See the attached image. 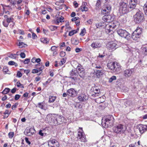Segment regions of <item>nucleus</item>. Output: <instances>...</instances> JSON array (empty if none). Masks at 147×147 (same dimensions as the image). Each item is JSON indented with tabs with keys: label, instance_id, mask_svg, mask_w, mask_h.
Segmentation results:
<instances>
[{
	"label": "nucleus",
	"instance_id": "nucleus-57",
	"mask_svg": "<svg viewBox=\"0 0 147 147\" xmlns=\"http://www.w3.org/2000/svg\"><path fill=\"white\" fill-rule=\"evenodd\" d=\"M10 113L9 112V111L8 110H6L3 114L5 115H9Z\"/></svg>",
	"mask_w": 147,
	"mask_h": 147
},
{
	"label": "nucleus",
	"instance_id": "nucleus-59",
	"mask_svg": "<svg viewBox=\"0 0 147 147\" xmlns=\"http://www.w3.org/2000/svg\"><path fill=\"white\" fill-rule=\"evenodd\" d=\"M38 69H33L32 70V73L33 74H36V73L38 72Z\"/></svg>",
	"mask_w": 147,
	"mask_h": 147
},
{
	"label": "nucleus",
	"instance_id": "nucleus-15",
	"mask_svg": "<svg viewBox=\"0 0 147 147\" xmlns=\"http://www.w3.org/2000/svg\"><path fill=\"white\" fill-rule=\"evenodd\" d=\"M104 6L103 9L101 11L102 13L105 14L110 12L111 9V7L110 5L107 4L105 5Z\"/></svg>",
	"mask_w": 147,
	"mask_h": 147
},
{
	"label": "nucleus",
	"instance_id": "nucleus-54",
	"mask_svg": "<svg viewBox=\"0 0 147 147\" xmlns=\"http://www.w3.org/2000/svg\"><path fill=\"white\" fill-rule=\"evenodd\" d=\"M3 25L5 27H7L8 25V23H7L5 22L4 21L3 22Z\"/></svg>",
	"mask_w": 147,
	"mask_h": 147
},
{
	"label": "nucleus",
	"instance_id": "nucleus-28",
	"mask_svg": "<svg viewBox=\"0 0 147 147\" xmlns=\"http://www.w3.org/2000/svg\"><path fill=\"white\" fill-rule=\"evenodd\" d=\"M106 31L107 32L110 33L112 30V29L110 28V25H107L105 27Z\"/></svg>",
	"mask_w": 147,
	"mask_h": 147
},
{
	"label": "nucleus",
	"instance_id": "nucleus-30",
	"mask_svg": "<svg viewBox=\"0 0 147 147\" xmlns=\"http://www.w3.org/2000/svg\"><path fill=\"white\" fill-rule=\"evenodd\" d=\"M40 41L44 43H48L49 41L47 39L45 38H40Z\"/></svg>",
	"mask_w": 147,
	"mask_h": 147
},
{
	"label": "nucleus",
	"instance_id": "nucleus-36",
	"mask_svg": "<svg viewBox=\"0 0 147 147\" xmlns=\"http://www.w3.org/2000/svg\"><path fill=\"white\" fill-rule=\"evenodd\" d=\"M143 9L145 14L147 15V2L144 4Z\"/></svg>",
	"mask_w": 147,
	"mask_h": 147
},
{
	"label": "nucleus",
	"instance_id": "nucleus-55",
	"mask_svg": "<svg viewBox=\"0 0 147 147\" xmlns=\"http://www.w3.org/2000/svg\"><path fill=\"white\" fill-rule=\"evenodd\" d=\"M60 19V22H64V18L62 16H61L59 18Z\"/></svg>",
	"mask_w": 147,
	"mask_h": 147
},
{
	"label": "nucleus",
	"instance_id": "nucleus-5",
	"mask_svg": "<svg viewBox=\"0 0 147 147\" xmlns=\"http://www.w3.org/2000/svg\"><path fill=\"white\" fill-rule=\"evenodd\" d=\"M134 21L136 23H140L142 22L144 18L143 13L140 11L138 10L134 16Z\"/></svg>",
	"mask_w": 147,
	"mask_h": 147
},
{
	"label": "nucleus",
	"instance_id": "nucleus-33",
	"mask_svg": "<svg viewBox=\"0 0 147 147\" xmlns=\"http://www.w3.org/2000/svg\"><path fill=\"white\" fill-rule=\"evenodd\" d=\"M56 99V97L54 96H51L49 97V102H52L55 100Z\"/></svg>",
	"mask_w": 147,
	"mask_h": 147
},
{
	"label": "nucleus",
	"instance_id": "nucleus-29",
	"mask_svg": "<svg viewBox=\"0 0 147 147\" xmlns=\"http://www.w3.org/2000/svg\"><path fill=\"white\" fill-rule=\"evenodd\" d=\"M80 9L82 11H87L88 10V8L87 7L83 5H82Z\"/></svg>",
	"mask_w": 147,
	"mask_h": 147
},
{
	"label": "nucleus",
	"instance_id": "nucleus-39",
	"mask_svg": "<svg viewBox=\"0 0 147 147\" xmlns=\"http://www.w3.org/2000/svg\"><path fill=\"white\" fill-rule=\"evenodd\" d=\"M86 32V30L85 28L82 30L81 32L80 33V35L83 36L84 35Z\"/></svg>",
	"mask_w": 147,
	"mask_h": 147
},
{
	"label": "nucleus",
	"instance_id": "nucleus-13",
	"mask_svg": "<svg viewBox=\"0 0 147 147\" xmlns=\"http://www.w3.org/2000/svg\"><path fill=\"white\" fill-rule=\"evenodd\" d=\"M70 74L71 76V78L75 81L77 80L78 79V76L77 70L75 69H72L70 71Z\"/></svg>",
	"mask_w": 147,
	"mask_h": 147
},
{
	"label": "nucleus",
	"instance_id": "nucleus-42",
	"mask_svg": "<svg viewBox=\"0 0 147 147\" xmlns=\"http://www.w3.org/2000/svg\"><path fill=\"white\" fill-rule=\"evenodd\" d=\"M92 66L97 68L100 69L101 68V66H100L99 65L95 63H93Z\"/></svg>",
	"mask_w": 147,
	"mask_h": 147
},
{
	"label": "nucleus",
	"instance_id": "nucleus-6",
	"mask_svg": "<svg viewBox=\"0 0 147 147\" xmlns=\"http://www.w3.org/2000/svg\"><path fill=\"white\" fill-rule=\"evenodd\" d=\"M80 129L78 131L77 138L80 141L85 142L87 141L85 135L83 132L82 128H79Z\"/></svg>",
	"mask_w": 147,
	"mask_h": 147
},
{
	"label": "nucleus",
	"instance_id": "nucleus-44",
	"mask_svg": "<svg viewBox=\"0 0 147 147\" xmlns=\"http://www.w3.org/2000/svg\"><path fill=\"white\" fill-rule=\"evenodd\" d=\"M3 71L4 73H7L8 71L7 67L6 66H4L3 67Z\"/></svg>",
	"mask_w": 147,
	"mask_h": 147
},
{
	"label": "nucleus",
	"instance_id": "nucleus-46",
	"mask_svg": "<svg viewBox=\"0 0 147 147\" xmlns=\"http://www.w3.org/2000/svg\"><path fill=\"white\" fill-rule=\"evenodd\" d=\"M144 53L145 54L147 55V47H144L142 49Z\"/></svg>",
	"mask_w": 147,
	"mask_h": 147
},
{
	"label": "nucleus",
	"instance_id": "nucleus-10",
	"mask_svg": "<svg viewBox=\"0 0 147 147\" xmlns=\"http://www.w3.org/2000/svg\"><path fill=\"white\" fill-rule=\"evenodd\" d=\"M49 147H58L59 144L58 142L55 140H50L48 142Z\"/></svg>",
	"mask_w": 147,
	"mask_h": 147
},
{
	"label": "nucleus",
	"instance_id": "nucleus-45",
	"mask_svg": "<svg viewBox=\"0 0 147 147\" xmlns=\"http://www.w3.org/2000/svg\"><path fill=\"white\" fill-rule=\"evenodd\" d=\"M50 27L51 30L53 31L57 29V27L55 26H51Z\"/></svg>",
	"mask_w": 147,
	"mask_h": 147
},
{
	"label": "nucleus",
	"instance_id": "nucleus-23",
	"mask_svg": "<svg viewBox=\"0 0 147 147\" xmlns=\"http://www.w3.org/2000/svg\"><path fill=\"white\" fill-rule=\"evenodd\" d=\"M104 71L103 70H97L96 71V75L98 78H99L104 74Z\"/></svg>",
	"mask_w": 147,
	"mask_h": 147
},
{
	"label": "nucleus",
	"instance_id": "nucleus-34",
	"mask_svg": "<svg viewBox=\"0 0 147 147\" xmlns=\"http://www.w3.org/2000/svg\"><path fill=\"white\" fill-rule=\"evenodd\" d=\"M10 90V89L9 88H5L1 92L3 94H6L8 93Z\"/></svg>",
	"mask_w": 147,
	"mask_h": 147
},
{
	"label": "nucleus",
	"instance_id": "nucleus-63",
	"mask_svg": "<svg viewBox=\"0 0 147 147\" xmlns=\"http://www.w3.org/2000/svg\"><path fill=\"white\" fill-rule=\"evenodd\" d=\"M78 18H79L78 17H75L72 18L71 19V20L72 21H75L76 22V21L77 20H78Z\"/></svg>",
	"mask_w": 147,
	"mask_h": 147
},
{
	"label": "nucleus",
	"instance_id": "nucleus-61",
	"mask_svg": "<svg viewBox=\"0 0 147 147\" xmlns=\"http://www.w3.org/2000/svg\"><path fill=\"white\" fill-rule=\"evenodd\" d=\"M136 143H135L134 144H130L129 145V147H136Z\"/></svg>",
	"mask_w": 147,
	"mask_h": 147
},
{
	"label": "nucleus",
	"instance_id": "nucleus-14",
	"mask_svg": "<svg viewBox=\"0 0 147 147\" xmlns=\"http://www.w3.org/2000/svg\"><path fill=\"white\" fill-rule=\"evenodd\" d=\"M88 96L83 93L80 94L78 97L79 100L81 102L86 101L88 100Z\"/></svg>",
	"mask_w": 147,
	"mask_h": 147
},
{
	"label": "nucleus",
	"instance_id": "nucleus-2",
	"mask_svg": "<svg viewBox=\"0 0 147 147\" xmlns=\"http://www.w3.org/2000/svg\"><path fill=\"white\" fill-rule=\"evenodd\" d=\"M108 67L113 71L118 72L121 69V66L120 64L117 62H111L107 65Z\"/></svg>",
	"mask_w": 147,
	"mask_h": 147
},
{
	"label": "nucleus",
	"instance_id": "nucleus-58",
	"mask_svg": "<svg viewBox=\"0 0 147 147\" xmlns=\"http://www.w3.org/2000/svg\"><path fill=\"white\" fill-rule=\"evenodd\" d=\"M110 28L112 29V30L113 29L115 28L116 27V26L114 24H112L111 25H110Z\"/></svg>",
	"mask_w": 147,
	"mask_h": 147
},
{
	"label": "nucleus",
	"instance_id": "nucleus-52",
	"mask_svg": "<svg viewBox=\"0 0 147 147\" xmlns=\"http://www.w3.org/2000/svg\"><path fill=\"white\" fill-rule=\"evenodd\" d=\"M44 65H42L38 69L37 68L38 70H39V71H41V72H42V70L44 69Z\"/></svg>",
	"mask_w": 147,
	"mask_h": 147
},
{
	"label": "nucleus",
	"instance_id": "nucleus-16",
	"mask_svg": "<svg viewBox=\"0 0 147 147\" xmlns=\"http://www.w3.org/2000/svg\"><path fill=\"white\" fill-rule=\"evenodd\" d=\"M138 128L140 133L142 134L147 130V125L139 124L138 126Z\"/></svg>",
	"mask_w": 147,
	"mask_h": 147
},
{
	"label": "nucleus",
	"instance_id": "nucleus-53",
	"mask_svg": "<svg viewBox=\"0 0 147 147\" xmlns=\"http://www.w3.org/2000/svg\"><path fill=\"white\" fill-rule=\"evenodd\" d=\"M60 55L61 57L64 56L65 55V52L63 51H61L60 53Z\"/></svg>",
	"mask_w": 147,
	"mask_h": 147
},
{
	"label": "nucleus",
	"instance_id": "nucleus-17",
	"mask_svg": "<svg viewBox=\"0 0 147 147\" xmlns=\"http://www.w3.org/2000/svg\"><path fill=\"white\" fill-rule=\"evenodd\" d=\"M67 93L68 95L72 97L76 96L77 94V92L73 88L68 90L67 91Z\"/></svg>",
	"mask_w": 147,
	"mask_h": 147
},
{
	"label": "nucleus",
	"instance_id": "nucleus-26",
	"mask_svg": "<svg viewBox=\"0 0 147 147\" xmlns=\"http://www.w3.org/2000/svg\"><path fill=\"white\" fill-rule=\"evenodd\" d=\"M136 2L133 1L130 2L129 7L130 8H134L136 5Z\"/></svg>",
	"mask_w": 147,
	"mask_h": 147
},
{
	"label": "nucleus",
	"instance_id": "nucleus-11",
	"mask_svg": "<svg viewBox=\"0 0 147 147\" xmlns=\"http://www.w3.org/2000/svg\"><path fill=\"white\" fill-rule=\"evenodd\" d=\"M77 71L79 76L83 78L85 75V71L84 68L81 65H78L77 68Z\"/></svg>",
	"mask_w": 147,
	"mask_h": 147
},
{
	"label": "nucleus",
	"instance_id": "nucleus-9",
	"mask_svg": "<svg viewBox=\"0 0 147 147\" xmlns=\"http://www.w3.org/2000/svg\"><path fill=\"white\" fill-rule=\"evenodd\" d=\"M35 131L34 127H27L25 129L24 133L25 135L28 136H31L34 134Z\"/></svg>",
	"mask_w": 147,
	"mask_h": 147
},
{
	"label": "nucleus",
	"instance_id": "nucleus-20",
	"mask_svg": "<svg viewBox=\"0 0 147 147\" xmlns=\"http://www.w3.org/2000/svg\"><path fill=\"white\" fill-rule=\"evenodd\" d=\"M45 130H47L48 131V128L46 127L45 128L43 129L42 130H40L39 132V134L41 136H44V134L46 135L49 134V132H45Z\"/></svg>",
	"mask_w": 147,
	"mask_h": 147
},
{
	"label": "nucleus",
	"instance_id": "nucleus-8",
	"mask_svg": "<svg viewBox=\"0 0 147 147\" xmlns=\"http://www.w3.org/2000/svg\"><path fill=\"white\" fill-rule=\"evenodd\" d=\"M119 11L123 14L127 13L129 11V10L127 4L125 2L121 3Z\"/></svg>",
	"mask_w": 147,
	"mask_h": 147
},
{
	"label": "nucleus",
	"instance_id": "nucleus-43",
	"mask_svg": "<svg viewBox=\"0 0 147 147\" xmlns=\"http://www.w3.org/2000/svg\"><path fill=\"white\" fill-rule=\"evenodd\" d=\"M66 61V59L65 58H63L61 61L60 65H63Z\"/></svg>",
	"mask_w": 147,
	"mask_h": 147
},
{
	"label": "nucleus",
	"instance_id": "nucleus-38",
	"mask_svg": "<svg viewBox=\"0 0 147 147\" xmlns=\"http://www.w3.org/2000/svg\"><path fill=\"white\" fill-rule=\"evenodd\" d=\"M102 0H97L96 6L98 7H99L100 6Z\"/></svg>",
	"mask_w": 147,
	"mask_h": 147
},
{
	"label": "nucleus",
	"instance_id": "nucleus-22",
	"mask_svg": "<svg viewBox=\"0 0 147 147\" xmlns=\"http://www.w3.org/2000/svg\"><path fill=\"white\" fill-rule=\"evenodd\" d=\"M37 107H38L41 109H43L44 110H46L47 109V108L45 106V104L43 102H39L38 103Z\"/></svg>",
	"mask_w": 147,
	"mask_h": 147
},
{
	"label": "nucleus",
	"instance_id": "nucleus-21",
	"mask_svg": "<svg viewBox=\"0 0 147 147\" xmlns=\"http://www.w3.org/2000/svg\"><path fill=\"white\" fill-rule=\"evenodd\" d=\"M92 92V96L93 97L99 96L100 93V90H98L97 91H96V90H94Z\"/></svg>",
	"mask_w": 147,
	"mask_h": 147
},
{
	"label": "nucleus",
	"instance_id": "nucleus-62",
	"mask_svg": "<svg viewBox=\"0 0 147 147\" xmlns=\"http://www.w3.org/2000/svg\"><path fill=\"white\" fill-rule=\"evenodd\" d=\"M37 37V36L35 34L33 33L32 34V38L33 39H35Z\"/></svg>",
	"mask_w": 147,
	"mask_h": 147
},
{
	"label": "nucleus",
	"instance_id": "nucleus-3",
	"mask_svg": "<svg viewBox=\"0 0 147 147\" xmlns=\"http://www.w3.org/2000/svg\"><path fill=\"white\" fill-rule=\"evenodd\" d=\"M126 128L124 125L119 124L114 126L113 128L114 132L117 134H121L124 133Z\"/></svg>",
	"mask_w": 147,
	"mask_h": 147
},
{
	"label": "nucleus",
	"instance_id": "nucleus-7",
	"mask_svg": "<svg viewBox=\"0 0 147 147\" xmlns=\"http://www.w3.org/2000/svg\"><path fill=\"white\" fill-rule=\"evenodd\" d=\"M117 32L118 34L121 36L127 39H129L130 37V34L126 30L119 29L117 31Z\"/></svg>",
	"mask_w": 147,
	"mask_h": 147
},
{
	"label": "nucleus",
	"instance_id": "nucleus-32",
	"mask_svg": "<svg viewBox=\"0 0 147 147\" xmlns=\"http://www.w3.org/2000/svg\"><path fill=\"white\" fill-rule=\"evenodd\" d=\"M20 61L21 62H23L24 64H28L30 62V59H26L24 60H20Z\"/></svg>",
	"mask_w": 147,
	"mask_h": 147
},
{
	"label": "nucleus",
	"instance_id": "nucleus-49",
	"mask_svg": "<svg viewBox=\"0 0 147 147\" xmlns=\"http://www.w3.org/2000/svg\"><path fill=\"white\" fill-rule=\"evenodd\" d=\"M8 135L9 138H12L14 135V133L13 132H10L8 134Z\"/></svg>",
	"mask_w": 147,
	"mask_h": 147
},
{
	"label": "nucleus",
	"instance_id": "nucleus-56",
	"mask_svg": "<svg viewBox=\"0 0 147 147\" xmlns=\"http://www.w3.org/2000/svg\"><path fill=\"white\" fill-rule=\"evenodd\" d=\"M22 70L24 71V73H26V74L28 75V74L30 72V70L28 69L27 70H24V69H22Z\"/></svg>",
	"mask_w": 147,
	"mask_h": 147
},
{
	"label": "nucleus",
	"instance_id": "nucleus-12",
	"mask_svg": "<svg viewBox=\"0 0 147 147\" xmlns=\"http://www.w3.org/2000/svg\"><path fill=\"white\" fill-rule=\"evenodd\" d=\"M117 44L114 42L111 41L109 42L107 45V47L109 50H115L117 47Z\"/></svg>",
	"mask_w": 147,
	"mask_h": 147
},
{
	"label": "nucleus",
	"instance_id": "nucleus-37",
	"mask_svg": "<svg viewBox=\"0 0 147 147\" xmlns=\"http://www.w3.org/2000/svg\"><path fill=\"white\" fill-rule=\"evenodd\" d=\"M77 32V31L76 30H73L69 32V35L70 36H72L74 35V34L76 33Z\"/></svg>",
	"mask_w": 147,
	"mask_h": 147
},
{
	"label": "nucleus",
	"instance_id": "nucleus-19",
	"mask_svg": "<svg viewBox=\"0 0 147 147\" xmlns=\"http://www.w3.org/2000/svg\"><path fill=\"white\" fill-rule=\"evenodd\" d=\"M133 72L132 69H127L124 71V75L126 77H129L131 76Z\"/></svg>",
	"mask_w": 147,
	"mask_h": 147
},
{
	"label": "nucleus",
	"instance_id": "nucleus-64",
	"mask_svg": "<svg viewBox=\"0 0 147 147\" xmlns=\"http://www.w3.org/2000/svg\"><path fill=\"white\" fill-rule=\"evenodd\" d=\"M11 20V18H8L7 20V22L8 23L10 22Z\"/></svg>",
	"mask_w": 147,
	"mask_h": 147
},
{
	"label": "nucleus",
	"instance_id": "nucleus-40",
	"mask_svg": "<svg viewBox=\"0 0 147 147\" xmlns=\"http://www.w3.org/2000/svg\"><path fill=\"white\" fill-rule=\"evenodd\" d=\"M116 79V77L115 76H112L109 80V82H112L113 80Z\"/></svg>",
	"mask_w": 147,
	"mask_h": 147
},
{
	"label": "nucleus",
	"instance_id": "nucleus-1",
	"mask_svg": "<svg viewBox=\"0 0 147 147\" xmlns=\"http://www.w3.org/2000/svg\"><path fill=\"white\" fill-rule=\"evenodd\" d=\"M114 119L112 115H109L107 116L105 119V121L104 123L102 122L103 125L105 124V128H107L109 126H111L113 125L114 122Z\"/></svg>",
	"mask_w": 147,
	"mask_h": 147
},
{
	"label": "nucleus",
	"instance_id": "nucleus-18",
	"mask_svg": "<svg viewBox=\"0 0 147 147\" xmlns=\"http://www.w3.org/2000/svg\"><path fill=\"white\" fill-rule=\"evenodd\" d=\"M90 46L92 48L95 49L100 47L102 46V44L99 41H97L92 42Z\"/></svg>",
	"mask_w": 147,
	"mask_h": 147
},
{
	"label": "nucleus",
	"instance_id": "nucleus-41",
	"mask_svg": "<svg viewBox=\"0 0 147 147\" xmlns=\"http://www.w3.org/2000/svg\"><path fill=\"white\" fill-rule=\"evenodd\" d=\"M8 64L9 65H15V66H18L17 64L16 63V64H15V62H14L13 61H9L8 62Z\"/></svg>",
	"mask_w": 147,
	"mask_h": 147
},
{
	"label": "nucleus",
	"instance_id": "nucleus-4",
	"mask_svg": "<svg viewBox=\"0 0 147 147\" xmlns=\"http://www.w3.org/2000/svg\"><path fill=\"white\" fill-rule=\"evenodd\" d=\"M51 122L55 125L61 124L64 120V118L62 116L56 115L54 117L51 115Z\"/></svg>",
	"mask_w": 147,
	"mask_h": 147
},
{
	"label": "nucleus",
	"instance_id": "nucleus-31",
	"mask_svg": "<svg viewBox=\"0 0 147 147\" xmlns=\"http://www.w3.org/2000/svg\"><path fill=\"white\" fill-rule=\"evenodd\" d=\"M9 57L13 59H15L18 56V55L15 54H10L8 55Z\"/></svg>",
	"mask_w": 147,
	"mask_h": 147
},
{
	"label": "nucleus",
	"instance_id": "nucleus-27",
	"mask_svg": "<svg viewBox=\"0 0 147 147\" xmlns=\"http://www.w3.org/2000/svg\"><path fill=\"white\" fill-rule=\"evenodd\" d=\"M19 40V48H23L27 46V45L25 43L21 42L20 40Z\"/></svg>",
	"mask_w": 147,
	"mask_h": 147
},
{
	"label": "nucleus",
	"instance_id": "nucleus-60",
	"mask_svg": "<svg viewBox=\"0 0 147 147\" xmlns=\"http://www.w3.org/2000/svg\"><path fill=\"white\" fill-rule=\"evenodd\" d=\"M81 51V49H79V48H76L75 49V51L76 53H79Z\"/></svg>",
	"mask_w": 147,
	"mask_h": 147
},
{
	"label": "nucleus",
	"instance_id": "nucleus-50",
	"mask_svg": "<svg viewBox=\"0 0 147 147\" xmlns=\"http://www.w3.org/2000/svg\"><path fill=\"white\" fill-rule=\"evenodd\" d=\"M18 103H16L14 105H13L12 107V109L13 110H14L15 109L17 106L18 105Z\"/></svg>",
	"mask_w": 147,
	"mask_h": 147
},
{
	"label": "nucleus",
	"instance_id": "nucleus-47",
	"mask_svg": "<svg viewBox=\"0 0 147 147\" xmlns=\"http://www.w3.org/2000/svg\"><path fill=\"white\" fill-rule=\"evenodd\" d=\"M60 19L59 18H57V19H56L55 20V24H56L58 25L59 24L60 22Z\"/></svg>",
	"mask_w": 147,
	"mask_h": 147
},
{
	"label": "nucleus",
	"instance_id": "nucleus-25",
	"mask_svg": "<svg viewBox=\"0 0 147 147\" xmlns=\"http://www.w3.org/2000/svg\"><path fill=\"white\" fill-rule=\"evenodd\" d=\"M142 28L139 27H138L136 30L134 31V32H135L137 34H138L140 35H141V34L142 33Z\"/></svg>",
	"mask_w": 147,
	"mask_h": 147
},
{
	"label": "nucleus",
	"instance_id": "nucleus-51",
	"mask_svg": "<svg viewBox=\"0 0 147 147\" xmlns=\"http://www.w3.org/2000/svg\"><path fill=\"white\" fill-rule=\"evenodd\" d=\"M57 47L55 46H52L51 48L52 51H55L56 50Z\"/></svg>",
	"mask_w": 147,
	"mask_h": 147
},
{
	"label": "nucleus",
	"instance_id": "nucleus-48",
	"mask_svg": "<svg viewBox=\"0 0 147 147\" xmlns=\"http://www.w3.org/2000/svg\"><path fill=\"white\" fill-rule=\"evenodd\" d=\"M20 55L22 58H24L26 57V55L24 53H21L20 54Z\"/></svg>",
	"mask_w": 147,
	"mask_h": 147
},
{
	"label": "nucleus",
	"instance_id": "nucleus-35",
	"mask_svg": "<svg viewBox=\"0 0 147 147\" xmlns=\"http://www.w3.org/2000/svg\"><path fill=\"white\" fill-rule=\"evenodd\" d=\"M71 42L72 44L75 45H77L79 43V42L78 40H76L75 39H73L71 40Z\"/></svg>",
	"mask_w": 147,
	"mask_h": 147
},
{
	"label": "nucleus",
	"instance_id": "nucleus-24",
	"mask_svg": "<svg viewBox=\"0 0 147 147\" xmlns=\"http://www.w3.org/2000/svg\"><path fill=\"white\" fill-rule=\"evenodd\" d=\"M140 36V35L138 34H137L136 32H134L132 34V38L133 40H136L139 38Z\"/></svg>",
	"mask_w": 147,
	"mask_h": 147
}]
</instances>
